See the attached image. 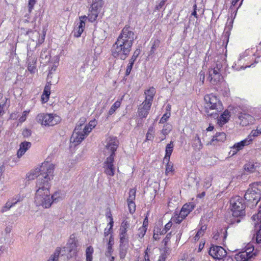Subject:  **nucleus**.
I'll list each match as a JSON object with an SVG mask.
<instances>
[{
	"mask_svg": "<svg viewBox=\"0 0 261 261\" xmlns=\"http://www.w3.org/2000/svg\"><path fill=\"white\" fill-rule=\"evenodd\" d=\"M135 39V34L130 28L124 27L111 48L113 57L125 60L129 54Z\"/></svg>",
	"mask_w": 261,
	"mask_h": 261,
	"instance_id": "f257e3e1",
	"label": "nucleus"
},
{
	"mask_svg": "<svg viewBox=\"0 0 261 261\" xmlns=\"http://www.w3.org/2000/svg\"><path fill=\"white\" fill-rule=\"evenodd\" d=\"M49 172L47 177L41 176L36 185L34 202L37 206H41L44 208H49L51 206L50 188L52 175Z\"/></svg>",
	"mask_w": 261,
	"mask_h": 261,
	"instance_id": "f03ea898",
	"label": "nucleus"
},
{
	"mask_svg": "<svg viewBox=\"0 0 261 261\" xmlns=\"http://www.w3.org/2000/svg\"><path fill=\"white\" fill-rule=\"evenodd\" d=\"M85 119H81L75 126L70 138V143L74 146L79 144L95 127L97 122L95 120H91L88 124H84Z\"/></svg>",
	"mask_w": 261,
	"mask_h": 261,
	"instance_id": "7ed1b4c3",
	"label": "nucleus"
},
{
	"mask_svg": "<svg viewBox=\"0 0 261 261\" xmlns=\"http://www.w3.org/2000/svg\"><path fill=\"white\" fill-rule=\"evenodd\" d=\"M230 208L233 217L231 219L232 223H239L245 215V204L244 199L239 196L231 198L230 200Z\"/></svg>",
	"mask_w": 261,
	"mask_h": 261,
	"instance_id": "20e7f679",
	"label": "nucleus"
},
{
	"mask_svg": "<svg viewBox=\"0 0 261 261\" xmlns=\"http://www.w3.org/2000/svg\"><path fill=\"white\" fill-rule=\"evenodd\" d=\"M54 169L55 166L53 164L48 162H44L42 164L40 168H36L28 173L26 175V178L28 180H32L37 178V184L41 176L47 177V175L48 176L49 172H50L53 180L54 176Z\"/></svg>",
	"mask_w": 261,
	"mask_h": 261,
	"instance_id": "39448f33",
	"label": "nucleus"
},
{
	"mask_svg": "<svg viewBox=\"0 0 261 261\" xmlns=\"http://www.w3.org/2000/svg\"><path fill=\"white\" fill-rule=\"evenodd\" d=\"M105 143V147L103 150L105 156L106 158L111 157L114 158L115 152L119 144L118 140L116 137L109 136L107 138Z\"/></svg>",
	"mask_w": 261,
	"mask_h": 261,
	"instance_id": "423d86ee",
	"label": "nucleus"
},
{
	"mask_svg": "<svg viewBox=\"0 0 261 261\" xmlns=\"http://www.w3.org/2000/svg\"><path fill=\"white\" fill-rule=\"evenodd\" d=\"M36 120L42 125L53 126L60 122L61 118L56 114L40 113L37 116Z\"/></svg>",
	"mask_w": 261,
	"mask_h": 261,
	"instance_id": "0eeeda50",
	"label": "nucleus"
},
{
	"mask_svg": "<svg viewBox=\"0 0 261 261\" xmlns=\"http://www.w3.org/2000/svg\"><path fill=\"white\" fill-rule=\"evenodd\" d=\"M261 194L256 187L249 188L244 195V198L248 201L250 207L255 206L260 199Z\"/></svg>",
	"mask_w": 261,
	"mask_h": 261,
	"instance_id": "6e6552de",
	"label": "nucleus"
},
{
	"mask_svg": "<svg viewBox=\"0 0 261 261\" xmlns=\"http://www.w3.org/2000/svg\"><path fill=\"white\" fill-rule=\"evenodd\" d=\"M256 256L254 252V247L249 245L245 249L235 255L237 261H249Z\"/></svg>",
	"mask_w": 261,
	"mask_h": 261,
	"instance_id": "1a4fd4ad",
	"label": "nucleus"
},
{
	"mask_svg": "<svg viewBox=\"0 0 261 261\" xmlns=\"http://www.w3.org/2000/svg\"><path fill=\"white\" fill-rule=\"evenodd\" d=\"M103 4V0L93 1L88 16H87V19L88 18L89 21L92 22L96 20Z\"/></svg>",
	"mask_w": 261,
	"mask_h": 261,
	"instance_id": "9d476101",
	"label": "nucleus"
},
{
	"mask_svg": "<svg viewBox=\"0 0 261 261\" xmlns=\"http://www.w3.org/2000/svg\"><path fill=\"white\" fill-rule=\"evenodd\" d=\"M204 100L206 105L205 109H207L209 108L210 109L215 110L217 112L220 111L223 109L221 102L216 96L213 94L205 95Z\"/></svg>",
	"mask_w": 261,
	"mask_h": 261,
	"instance_id": "9b49d317",
	"label": "nucleus"
},
{
	"mask_svg": "<svg viewBox=\"0 0 261 261\" xmlns=\"http://www.w3.org/2000/svg\"><path fill=\"white\" fill-rule=\"evenodd\" d=\"M68 251V257H72L76 255L77 250V241L74 234L70 236L66 244Z\"/></svg>",
	"mask_w": 261,
	"mask_h": 261,
	"instance_id": "f8f14e48",
	"label": "nucleus"
},
{
	"mask_svg": "<svg viewBox=\"0 0 261 261\" xmlns=\"http://www.w3.org/2000/svg\"><path fill=\"white\" fill-rule=\"evenodd\" d=\"M208 253L213 258L221 260L226 255V251L220 246H212L209 250Z\"/></svg>",
	"mask_w": 261,
	"mask_h": 261,
	"instance_id": "ddd939ff",
	"label": "nucleus"
},
{
	"mask_svg": "<svg viewBox=\"0 0 261 261\" xmlns=\"http://www.w3.org/2000/svg\"><path fill=\"white\" fill-rule=\"evenodd\" d=\"M114 158L107 157L103 164L104 172L109 176H113L115 174V168L114 165Z\"/></svg>",
	"mask_w": 261,
	"mask_h": 261,
	"instance_id": "4468645a",
	"label": "nucleus"
},
{
	"mask_svg": "<svg viewBox=\"0 0 261 261\" xmlns=\"http://www.w3.org/2000/svg\"><path fill=\"white\" fill-rule=\"evenodd\" d=\"M251 144L250 139H245L239 142L235 143L232 147H230V150L229 152V155L233 156L237 153L238 152L242 150L246 146L249 145Z\"/></svg>",
	"mask_w": 261,
	"mask_h": 261,
	"instance_id": "2eb2a0df",
	"label": "nucleus"
},
{
	"mask_svg": "<svg viewBox=\"0 0 261 261\" xmlns=\"http://www.w3.org/2000/svg\"><path fill=\"white\" fill-rule=\"evenodd\" d=\"M23 198V197L19 194L15 195L7 201L6 204L2 207L1 212L4 213L8 211L18 202L22 201Z\"/></svg>",
	"mask_w": 261,
	"mask_h": 261,
	"instance_id": "dca6fc26",
	"label": "nucleus"
},
{
	"mask_svg": "<svg viewBox=\"0 0 261 261\" xmlns=\"http://www.w3.org/2000/svg\"><path fill=\"white\" fill-rule=\"evenodd\" d=\"M87 19L86 15L81 16L79 17L80 21L77 23L72 32L75 37H79L84 30L85 27V21Z\"/></svg>",
	"mask_w": 261,
	"mask_h": 261,
	"instance_id": "f3484780",
	"label": "nucleus"
},
{
	"mask_svg": "<svg viewBox=\"0 0 261 261\" xmlns=\"http://www.w3.org/2000/svg\"><path fill=\"white\" fill-rule=\"evenodd\" d=\"M252 219L254 221V225L260 224V229L256 232V241L257 243H261V207H259L258 213L252 217Z\"/></svg>",
	"mask_w": 261,
	"mask_h": 261,
	"instance_id": "a211bd4d",
	"label": "nucleus"
},
{
	"mask_svg": "<svg viewBox=\"0 0 261 261\" xmlns=\"http://www.w3.org/2000/svg\"><path fill=\"white\" fill-rule=\"evenodd\" d=\"M221 72V71L212 69L209 71V77L210 78V82L212 84L216 85L223 81Z\"/></svg>",
	"mask_w": 261,
	"mask_h": 261,
	"instance_id": "6ab92c4d",
	"label": "nucleus"
},
{
	"mask_svg": "<svg viewBox=\"0 0 261 261\" xmlns=\"http://www.w3.org/2000/svg\"><path fill=\"white\" fill-rule=\"evenodd\" d=\"M152 105L143 101L139 106L138 110V114L141 119L145 118L147 116Z\"/></svg>",
	"mask_w": 261,
	"mask_h": 261,
	"instance_id": "aec40b11",
	"label": "nucleus"
},
{
	"mask_svg": "<svg viewBox=\"0 0 261 261\" xmlns=\"http://www.w3.org/2000/svg\"><path fill=\"white\" fill-rule=\"evenodd\" d=\"M238 117L240 123L242 126H247L252 123L254 121V118L251 115L245 113H240Z\"/></svg>",
	"mask_w": 261,
	"mask_h": 261,
	"instance_id": "412c9836",
	"label": "nucleus"
},
{
	"mask_svg": "<svg viewBox=\"0 0 261 261\" xmlns=\"http://www.w3.org/2000/svg\"><path fill=\"white\" fill-rule=\"evenodd\" d=\"M60 255L62 256L67 255L68 256L66 246L62 248H57L54 253L50 256L47 261H58L59 256Z\"/></svg>",
	"mask_w": 261,
	"mask_h": 261,
	"instance_id": "4be33fe9",
	"label": "nucleus"
},
{
	"mask_svg": "<svg viewBox=\"0 0 261 261\" xmlns=\"http://www.w3.org/2000/svg\"><path fill=\"white\" fill-rule=\"evenodd\" d=\"M30 53L28 54V69L31 72L34 73L36 70V64L37 59L35 56H33L32 54L30 55Z\"/></svg>",
	"mask_w": 261,
	"mask_h": 261,
	"instance_id": "5701e85b",
	"label": "nucleus"
},
{
	"mask_svg": "<svg viewBox=\"0 0 261 261\" xmlns=\"http://www.w3.org/2000/svg\"><path fill=\"white\" fill-rule=\"evenodd\" d=\"M65 194L63 191L57 190L50 195L51 205L54 203H58L64 199Z\"/></svg>",
	"mask_w": 261,
	"mask_h": 261,
	"instance_id": "b1692460",
	"label": "nucleus"
},
{
	"mask_svg": "<svg viewBox=\"0 0 261 261\" xmlns=\"http://www.w3.org/2000/svg\"><path fill=\"white\" fill-rule=\"evenodd\" d=\"M51 82V80L47 81V84H46L43 94L41 96V100L43 103H45L48 101L50 94Z\"/></svg>",
	"mask_w": 261,
	"mask_h": 261,
	"instance_id": "393cba45",
	"label": "nucleus"
},
{
	"mask_svg": "<svg viewBox=\"0 0 261 261\" xmlns=\"http://www.w3.org/2000/svg\"><path fill=\"white\" fill-rule=\"evenodd\" d=\"M194 208V204L193 203L184 204L179 213L180 217L182 218H185Z\"/></svg>",
	"mask_w": 261,
	"mask_h": 261,
	"instance_id": "a878e982",
	"label": "nucleus"
},
{
	"mask_svg": "<svg viewBox=\"0 0 261 261\" xmlns=\"http://www.w3.org/2000/svg\"><path fill=\"white\" fill-rule=\"evenodd\" d=\"M31 143L30 142L24 141L19 145V149L17 151V155L18 158H21L26 151L31 147Z\"/></svg>",
	"mask_w": 261,
	"mask_h": 261,
	"instance_id": "bb28decb",
	"label": "nucleus"
},
{
	"mask_svg": "<svg viewBox=\"0 0 261 261\" xmlns=\"http://www.w3.org/2000/svg\"><path fill=\"white\" fill-rule=\"evenodd\" d=\"M155 92V88L152 87L146 90L144 92L145 95V99L144 101L152 105V101Z\"/></svg>",
	"mask_w": 261,
	"mask_h": 261,
	"instance_id": "cd10ccee",
	"label": "nucleus"
},
{
	"mask_svg": "<svg viewBox=\"0 0 261 261\" xmlns=\"http://www.w3.org/2000/svg\"><path fill=\"white\" fill-rule=\"evenodd\" d=\"M230 117V112L228 110L224 111L218 119V124L220 126H222L228 122Z\"/></svg>",
	"mask_w": 261,
	"mask_h": 261,
	"instance_id": "c85d7f7f",
	"label": "nucleus"
},
{
	"mask_svg": "<svg viewBox=\"0 0 261 261\" xmlns=\"http://www.w3.org/2000/svg\"><path fill=\"white\" fill-rule=\"evenodd\" d=\"M260 167L259 164L255 163H248L245 166V170L250 173H253L255 172H259V168Z\"/></svg>",
	"mask_w": 261,
	"mask_h": 261,
	"instance_id": "c756f323",
	"label": "nucleus"
},
{
	"mask_svg": "<svg viewBox=\"0 0 261 261\" xmlns=\"http://www.w3.org/2000/svg\"><path fill=\"white\" fill-rule=\"evenodd\" d=\"M174 143L171 141L166 147V154L164 159V162H168L170 161V156L173 152Z\"/></svg>",
	"mask_w": 261,
	"mask_h": 261,
	"instance_id": "7c9ffc66",
	"label": "nucleus"
},
{
	"mask_svg": "<svg viewBox=\"0 0 261 261\" xmlns=\"http://www.w3.org/2000/svg\"><path fill=\"white\" fill-rule=\"evenodd\" d=\"M192 147L196 151H200L202 148V144L197 135H196L192 140Z\"/></svg>",
	"mask_w": 261,
	"mask_h": 261,
	"instance_id": "2f4dec72",
	"label": "nucleus"
},
{
	"mask_svg": "<svg viewBox=\"0 0 261 261\" xmlns=\"http://www.w3.org/2000/svg\"><path fill=\"white\" fill-rule=\"evenodd\" d=\"M130 227V222L125 219L121 223L119 233L127 234V231Z\"/></svg>",
	"mask_w": 261,
	"mask_h": 261,
	"instance_id": "473e14b6",
	"label": "nucleus"
},
{
	"mask_svg": "<svg viewBox=\"0 0 261 261\" xmlns=\"http://www.w3.org/2000/svg\"><path fill=\"white\" fill-rule=\"evenodd\" d=\"M226 134L222 132L217 133L212 140L211 143L215 144L214 142L215 141L219 142H223L226 140Z\"/></svg>",
	"mask_w": 261,
	"mask_h": 261,
	"instance_id": "72a5a7b5",
	"label": "nucleus"
},
{
	"mask_svg": "<svg viewBox=\"0 0 261 261\" xmlns=\"http://www.w3.org/2000/svg\"><path fill=\"white\" fill-rule=\"evenodd\" d=\"M120 245H128V237L127 234H123L119 233Z\"/></svg>",
	"mask_w": 261,
	"mask_h": 261,
	"instance_id": "f704fd0d",
	"label": "nucleus"
},
{
	"mask_svg": "<svg viewBox=\"0 0 261 261\" xmlns=\"http://www.w3.org/2000/svg\"><path fill=\"white\" fill-rule=\"evenodd\" d=\"M94 250L92 246H89L87 248L86 250V261H92Z\"/></svg>",
	"mask_w": 261,
	"mask_h": 261,
	"instance_id": "c9c22d12",
	"label": "nucleus"
},
{
	"mask_svg": "<svg viewBox=\"0 0 261 261\" xmlns=\"http://www.w3.org/2000/svg\"><path fill=\"white\" fill-rule=\"evenodd\" d=\"M121 101L119 100H117L115 102L112 106L111 108L110 109L108 114L109 115H112L116 110L120 107Z\"/></svg>",
	"mask_w": 261,
	"mask_h": 261,
	"instance_id": "e433bc0d",
	"label": "nucleus"
},
{
	"mask_svg": "<svg viewBox=\"0 0 261 261\" xmlns=\"http://www.w3.org/2000/svg\"><path fill=\"white\" fill-rule=\"evenodd\" d=\"M127 245H119V256L121 259L125 258L127 253Z\"/></svg>",
	"mask_w": 261,
	"mask_h": 261,
	"instance_id": "4c0bfd02",
	"label": "nucleus"
},
{
	"mask_svg": "<svg viewBox=\"0 0 261 261\" xmlns=\"http://www.w3.org/2000/svg\"><path fill=\"white\" fill-rule=\"evenodd\" d=\"M172 129V126L169 124L167 123L164 125L163 129L162 130L161 133L164 136L168 135Z\"/></svg>",
	"mask_w": 261,
	"mask_h": 261,
	"instance_id": "58836bf2",
	"label": "nucleus"
},
{
	"mask_svg": "<svg viewBox=\"0 0 261 261\" xmlns=\"http://www.w3.org/2000/svg\"><path fill=\"white\" fill-rule=\"evenodd\" d=\"M261 134V129H258L257 128L255 130H252L250 135L246 138L247 139H251V143L253 140V138L258 136Z\"/></svg>",
	"mask_w": 261,
	"mask_h": 261,
	"instance_id": "ea45409f",
	"label": "nucleus"
},
{
	"mask_svg": "<svg viewBox=\"0 0 261 261\" xmlns=\"http://www.w3.org/2000/svg\"><path fill=\"white\" fill-rule=\"evenodd\" d=\"M154 130L153 127H150L148 128V132L146 134V140H152L154 138Z\"/></svg>",
	"mask_w": 261,
	"mask_h": 261,
	"instance_id": "a19ab883",
	"label": "nucleus"
},
{
	"mask_svg": "<svg viewBox=\"0 0 261 261\" xmlns=\"http://www.w3.org/2000/svg\"><path fill=\"white\" fill-rule=\"evenodd\" d=\"M212 179V177L210 176L205 178L203 185L205 189H207L211 186Z\"/></svg>",
	"mask_w": 261,
	"mask_h": 261,
	"instance_id": "79ce46f5",
	"label": "nucleus"
},
{
	"mask_svg": "<svg viewBox=\"0 0 261 261\" xmlns=\"http://www.w3.org/2000/svg\"><path fill=\"white\" fill-rule=\"evenodd\" d=\"M108 217L110 219V222H109V224L110 225V227L108 229L106 228L105 229L104 234L106 236H108L110 233V231L112 228L114 223L112 215L110 214V215H109Z\"/></svg>",
	"mask_w": 261,
	"mask_h": 261,
	"instance_id": "37998d69",
	"label": "nucleus"
},
{
	"mask_svg": "<svg viewBox=\"0 0 261 261\" xmlns=\"http://www.w3.org/2000/svg\"><path fill=\"white\" fill-rule=\"evenodd\" d=\"M160 44V41L159 39H155L152 44V46L150 50V53L151 54L154 53L155 50L159 47Z\"/></svg>",
	"mask_w": 261,
	"mask_h": 261,
	"instance_id": "c03bdc74",
	"label": "nucleus"
},
{
	"mask_svg": "<svg viewBox=\"0 0 261 261\" xmlns=\"http://www.w3.org/2000/svg\"><path fill=\"white\" fill-rule=\"evenodd\" d=\"M136 190L134 188L131 189L129 191V196L127 199V201H134L136 197Z\"/></svg>",
	"mask_w": 261,
	"mask_h": 261,
	"instance_id": "a18cd8bd",
	"label": "nucleus"
},
{
	"mask_svg": "<svg viewBox=\"0 0 261 261\" xmlns=\"http://www.w3.org/2000/svg\"><path fill=\"white\" fill-rule=\"evenodd\" d=\"M129 212L133 214L136 210V205L134 201H127Z\"/></svg>",
	"mask_w": 261,
	"mask_h": 261,
	"instance_id": "49530a36",
	"label": "nucleus"
},
{
	"mask_svg": "<svg viewBox=\"0 0 261 261\" xmlns=\"http://www.w3.org/2000/svg\"><path fill=\"white\" fill-rule=\"evenodd\" d=\"M147 227L145 226H141L138 229V232L137 235L140 238H142L146 233Z\"/></svg>",
	"mask_w": 261,
	"mask_h": 261,
	"instance_id": "de8ad7c7",
	"label": "nucleus"
},
{
	"mask_svg": "<svg viewBox=\"0 0 261 261\" xmlns=\"http://www.w3.org/2000/svg\"><path fill=\"white\" fill-rule=\"evenodd\" d=\"M166 163H167L166 174L167 175H168L170 173H172V172L173 170V164L172 163H169V162H166Z\"/></svg>",
	"mask_w": 261,
	"mask_h": 261,
	"instance_id": "09e8293b",
	"label": "nucleus"
},
{
	"mask_svg": "<svg viewBox=\"0 0 261 261\" xmlns=\"http://www.w3.org/2000/svg\"><path fill=\"white\" fill-rule=\"evenodd\" d=\"M170 115H171V114H170V112H166V113H165L163 115V116H162V117L161 118V119H160V123H165L168 120V119L170 117Z\"/></svg>",
	"mask_w": 261,
	"mask_h": 261,
	"instance_id": "8fccbe9b",
	"label": "nucleus"
},
{
	"mask_svg": "<svg viewBox=\"0 0 261 261\" xmlns=\"http://www.w3.org/2000/svg\"><path fill=\"white\" fill-rule=\"evenodd\" d=\"M172 223L171 221L168 222L165 226L164 228L161 231V234L166 233L172 227Z\"/></svg>",
	"mask_w": 261,
	"mask_h": 261,
	"instance_id": "3c124183",
	"label": "nucleus"
},
{
	"mask_svg": "<svg viewBox=\"0 0 261 261\" xmlns=\"http://www.w3.org/2000/svg\"><path fill=\"white\" fill-rule=\"evenodd\" d=\"M58 66V63H55L51 68V70H49L47 76V81L50 80V79L52 78V72L56 70L57 67Z\"/></svg>",
	"mask_w": 261,
	"mask_h": 261,
	"instance_id": "603ef678",
	"label": "nucleus"
},
{
	"mask_svg": "<svg viewBox=\"0 0 261 261\" xmlns=\"http://www.w3.org/2000/svg\"><path fill=\"white\" fill-rule=\"evenodd\" d=\"M114 251V250L113 249V247H108L107 246L106 251L105 252V255L107 257H110Z\"/></svg>",
	"mask_w": 261,
	"mask_h": 261,
	"instance_id": "864d4df0",
	"label": "nucleus"
},
{
	"mask_svg": "<svg viewBox=\"0 0 261 261\" xmlns=\"http://www.w3.org/2000/svg\"><path fill=\"white\" fill-rule=\"evenodd\" d=\"M36 3L35 0H29L28 3L29 12L31 13L33 9L34 6Z\"/></svg>",
	"mask_w": 261,
	"mask_h": 261,
	"instance_id": "5fc2aeb1",
	"label": "nucleus"
},
{
	"mask_svg": "<svg viewBox=\"0 0 261 261\" xmlns=\"http://www.w3.org/2000/svg\"><path fill=\"white\" fill-rule=\"evenodd\" d=\"M148 248L145 252V255L143 257H140L138 261H149V256L147 253Z\"/></svg>",
	"mask_w": 261,
	"mask_h": 261,
	"instance_id": "6e6d98bb",
	"label": "nucleus"
},
{
	"mask_svg": "<svg viewBox=\"0 0 261 261\" xmlns=\"http://www.w3.org/2000/svg\"><path fill=\"white\" fill-rule=\"evenodd\" d=\"M171 237V232L168 233L166 238L163 240L162 244L164 246H166L167 245L168 242L169 241Z\"/></svg>",
	"mask_w": 261,
	"mask_h": 261,
	"instance_id": "4d7b16f0",
	"label": "nucleus"
},
{
	"mask_svg": "<svg viewBox=\"0 0 261 261\" xmlns=\"http://www.w3.org/2000/svg\"><path fill=\"white\" fill-rule=\"evenodd\" d=\"M29 113V111H24L23 112L22 116L19 119V121L20 122L22 123L25 120L26 118H27V115Z\"/></svg>",
	"mask_w": 261,
	"mask_h": 261,
	"instance_id": "13d9d810",
	"label": "nucleus"
},
{
	"mask_svg": "<svg viewBox=\"0 0 261 261\" xmlns=\"http://www.w3.org/2000/svg\"><path fill=\"white\" fill-rule=\"evenodd\" d=\"M133 65H134L133 63H132V62H129V63L128 64L127 68H126V75H128L129 74V73L132 70Z\"/></svg>",
	"mask_w": 261,
	"mask_h": 261,
	"instance_id": "bf43d9fd",
	"label": "nucleus"
},
{
	"mask_svg": "<svg viewBox=\"0 0 261 261\" xmlns=\"http://www.w3.org/2000/svg\"><path fill=\"white\" fill-rule=\"evenodd\" d=\"M7 100V98H5L4 100H2L0 103V110L3 112H4V109L6 107Z\"/></svg>",
	"mask_w": 261,
	"mask_h": 261,
	"instance_id": "052dcab7",
	"label": "nucleus"
},
{
	"mask_svg": "<svg viewBox=\"0 0 261 261\" xmlns=\"http://www.w3.org/2000/svg\"><path fill=\"white\" fill-rule=\"evenodd\" d=\"M221 68H222V64H221V63L220 62L218 61L216 63V66L213 68H212V69H215V70H217L218 71L222 72Z\"/></svg>",
	"mask_w": 261,
	"mask_h": 261,
	"instance_id": "680f3d73",
	"label": "nucleus"
},
{
	"mask_svg": "<svg viewBox=\"0 0 261 261\" xmlns=\"http://www.w3.org/2000/svg\"><path fill=\"white\" fill-rule=\"evenodd\" d=\"M204 234V232L202 230L199 229L197 232L195 236L194 237L195 240H198L201 236Z\"/></svg>",
	"mask_w": 261,
	"mask_h": 261,
	"instance_id": "e2e57ef3",
	"label": "nucleus"
},
{
	"mask_svg": "<svg viewBox=\"0 0 261 261\" xmlns=\"http://www.w3.org/2000/svg\"><path fill=\"white\" fill-rule=\"evenodd\" d=\"M114 244V238L113 237V236L111 235L110 237V238H109V242L108 243V244H107V246L108 247H113V245Z\"/></svg>",
	"mask_w": 261,
	"mask_h": 261,
	"instance_id": "0e129e2a",
	"label": "nucleus"
},
{
	"mask_svg": "<svg viewBox=\"0 0 261 261\" xmlns=\"http://www.w3.org/2000/svg\"><path fill=\"white\" fill-rule=\"evenodd\" d=\"M22 135L25 137H28L31 135V131L28 129H25L22 132Z\"/></svg>",
	"mask_w": 261,
	"mask_h": 261,
	"instance_id": "69168bd1",
	"label": "nucleus"
},
{
	"mask_svg": "<svg viewBox=\"0 0 261 261\" xmlns=\"http://www.w3.org/2000/svg\"><path fill=\"white\" fill-rule=\"evenodd\" d=\"M199 76L200 80L203 83L205 79V73L203 71H201L199 73Z\"/></svg>",
	"mask_w": 261,
	"mask_h": 261,
	"instance_id": "338daca9",
	"label": "nucleus"
},
{
	"mask_svg": "<svg viewBox=\"0 0 261 261\" xmlns=\"http://www.w3.org/2000/svg\"><path fill=\"white\" fill-rule=\"evenodd\" d=\"M221 259L222 261H233L232 257L227 255V254Z\"/></svg>",
	"mask_w": 261,
	"mask_h": 261,
	"instance_id": "774afa93",
	"label": "nucleus"
}]
</instances>
